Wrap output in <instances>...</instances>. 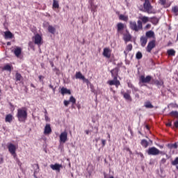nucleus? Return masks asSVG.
<instances>
[{"instance_id":"obj_39","label":"nucleus","mask_w":178,"mask_h":178,"mask_svg":"<svg viewBox=\"0 0 178 178\" xmlns=\"http://www.w3.org/2000/svg\"><path fill=\"white\" fill-rule=\"evenodd\" d=\"M70 102H72V105H74L76 104V98L74 97L71 96L69 99Z\"/></svg>"},{"instance_id":"obj_55","label":"nucleus","mask_w":178,"mask_h":178,"mask_svg":"<svg viewBox=\"0 0 178 178\" xmlns=\"http://www.w3.org/2000/svg\"><path fill=\"white\" fill-rule=\"evenodd\" d=\"M49 24V23H48V22H44V23H43V26H44V27H47Z\"/></svg>"},{"instance_id":"obj_58","label":"nucleus","mask_w":178,"mask_h":178,"mask_svg":"<svg viewBox=\"0 0 178 178\" xmlns=\"http://www.w3.org/2000/svg\"><path fill=\"white\" fill-rule=\"evenodd\" d=\"M135 97H136V98H140V95H138V93H136L135 95Z\"/></svg>"},{"instance_id":"obj_42","label":"nucleus","mask_w":178,"mask_h":178,"mask_svg":"<svg viewBox=\"0 0 178 178\" xmlns=\"http://www.w3.org/2000/svg\"><path fill=\"white\" fill-rule=\"evenodd\" d=\"M172 165L173 166H176V165H178V157H176L175 159L172 161Z\"/></svg>"},{"instance_id":"obj_47","label":"nucleus","mask_w":178,"mask_h":178,"mask_svg":"<svg viewBox=\"0 0 178 178\" xmlns=\"http://www.w3.org/2000/svg\"><path fill=\"white\" fill-rule=\"evenodd\" d=\"M102 147H105L106 144V140L105 139H102Z\"/></svg>"},{"instance_id":"obj_14","label":"nucleus","mask_w":178,"mask_h":178,"mask_svg":"<svg viewBox=\"0 0 178 178\" xmlns=\"http://www.w3.org/2000/svg\"><path fill=\"white\" fill-rule=\"evenodd\" d=\"M108 84H109V86H115L116 87H119V85L120 84V81L118 80V78H116V79L113 78V80H110L108 81Z\"/></svg>"},{"instance_id":"obj_31","label":"nucleus","mask_w":178,"mask_h":178,"mask_svg":"<svg viewBox=\"0 0 178 178\" xmlns=\"http://www.w3.org/2000/svg\"><path fill=\"white\" fill-rule=\"evenodd\" d=\"M22 79H23V76H22V74L17 72L15 74L16 81H22Z\"/></svg>"},{"instance_id":"obj_7","label":"nucleus","mask_w":178,"mask_h":178,"mask_svg":"<svg viewBox=\"0 0 178 178\" xmlns=\"http://www.w3.org/2000/svg\"><path fill=\"white\" fill-rule=\"evenodd\" d=\"M155 42H156L155 40H152L148 42L147 46L146 47L147 52L151 53V51H152V49H154V48L156 47Z\"/></svg>"},{"instance_id":"obj_15","label":"nucleus","mask_w":178,"mask_h":178,"mask_svg":"<svg viewBox=\"0 0 178 178\" xmlns=\"http://www.w3.org/2000/svg\"><path fill=\"white\" fill-rule=\"evenodd\" d=\"M50 168L53 170H56V172H60V168H62V165L59 163L51 164Z\"/></svg>"},{"instance_id":"obj_44","label":"nucleus","mask_w":178,"mask_h":178,"mask_svg":"<svg viewBox=\"0 0 178 178\" xmlns=\"http://www.w3.org/2000/svg\"><path fill=\"white\" fill-rule=\"evenodd\" d=\"M29 47H30V48H31V49H34V43H33V42H29Z\"/></svg>"},{"instance_id":"obj_45","label":"nucleus","mask_w":178,"mask_h":178,"mask_svg":"<svg viewBox=\"0 0 178 178\" xmlns=\"http://www.w3.org/2000/svg\"><path fill=\"white\" fill-rule=\"evenodd\" d=\"M149 29H151V24H147L144 28L145 30H149Z\"/></svg>"},{"instance_id":"obj_24","label":"nucleus","mask_w":178,"mask_h":178,"mask_svg":"<svg viewBox=\"0 0 178 178\" xmlns=\"http://www.w3.org/2000/svg\"><path fill=\"white\" fill-rule=\"evenodd\" d=\"M97 8H98L97 5L94 4V3H90V9L93 16H95V12H97Z\"/></svg>"},{"instance_id":"obj_10","label":"nucleus","mask_w":178,"mask_h":178,"mask_svg":"<svg viewBox=\"0 0 178 178\" xmlns=\"http://www.w3.org/2000/svg\"><path fill=\"white\" fill-rule=\"evenodd\" d=\"M8 148L11 155H13V156H16V146L13 143H10Z\"/></svg>"},{"instance_id":"obj_29","label":"nucleus","mask_w":178,"mask_h":178,"mask_svg":"<svg viewBox=\"0 0 178 178\" xmlns=\"http://www.w3.org/2000/svg\"><path fill=\"white\" fill-rule=\"evenodd\" d=\"M167 54L169 56H175L176 55V51L173 49H168Z\"/></svg>"},{"instance_id":"obj_60","label":"nucleus","mask_w":178,"mask_h":178,"mask_svg":"<svg viewBox=\"0 0 178 178\" xmlns=\"http://www.w3.org/2000/svg\"><path fill=\"white\" fill-rule=\"evenodd\" d=\"M51 90H53V92H54V94H55V91L56 90V88H51Z\"/></svg>"},{"instance_id":"obj_40","label":"nucleus","mask_w":178,"mask_h":178,"mask_svg":"<svg viewBox=\"0 0 178 178\" xmlns=\"http://www.w3.org/2000/svg\"><path fill=\"white\" fill-rule=\"evenodd\" d=\"M170 115L171 116H175L176 118H178V111H172L170 113Z\"/></svg>"},{"instance_id":"obj_21","label":"nucleus","mask_w":178,"mask_h":178,"mask_svg":"<svg viewBox=\"0 0 178 178\" xmlns=\"http://www.w3.org/2000/svg\"><path fill=\"white\" fill-rule=\"evenodd\" d=\"M168 148H169V149H177L178 145H177V143H168L167 145Z\"/></svg>"},{"instance_id":"obj_6","label":"nucleus","mask_w":178,"mask_h":178,"mask_svg":"<svg viewBox=\"0 0 178 178\" xmlns=\"http://www.w3.org/2000/svg\"><path fill=\"white\" fill-rule=\"evenodd\" d=\"M151 80H152V76H151V75H147L146 77L144 75H141L140 76V79L139 81L140 83H149Z\"/></svg>"},{"instance_id":"obj_22","label":"nucleus","mask_w":178,"mask_h":178,"mask_svg":"<svg viewBox=\"0 0 178 178\" xmlns=\"http://www.w3.org/2000/svg\"><path fill=\"white\" fill-rule=\"evenodd\" d=\"M12 120H13V115H12V114H8L6 115L5 122L6 123H12Z\"/></svg>"},{"instance_id":"obj_48","label":"nucleus","mask_w":178,"mask_h":178,"mask_svg":"<svg viewBox=\"0 0 178 178\" xmlns=\"http://www.w3.org/2000/svg\"><path fill=\"white\" fill-rule=\"evenodd\" d=\"M132 92H137V91H138V88H136V87H133L132 88Z\"/></svg>"},{"instance_id":"obj_38","label":"nucleus","mask_w":178,"mask_h":178,"mask_svg":"<svg viewBox=\"0 0 178 178\" xmlns=\"http://www.w3.org/2000/svg\"><path fill=\"white\" fill-rule=\"evenodd\" d=\"M136 59H141L143 58V54L140 51H138L136 54Z\"/></svg>"},{"instance_id":"obj_3","label":"nucleus","mask_w":178,"mask_h":178,"mask_svg":"<svg viewBox=\"0 0 178 178\" xmlns=\"http://www.w3.org/2000/svg\"><path fill=\"white\" fill-rule=\"evenodd\" d=\"M145 1L143 3V8L145 10V12H147V13H152L151 10H152V6H151V3L149 2V0H141Z\"/></svg>"},{"instance_id":"obj_50","label":"nucleus","mask_w":178,"mask_h":178,"mask_svg":"<svg viewBox=\"0 0 178 178\" xmlns=\"http://www.w3.org/2000/svg\"><path fill=\"white\" fill-rule=\"evenodd\" d=\"M128 87L129 88H133L134 87V86L131 83H128Z\"/></svg>"},{"instance_id":"obj_27","label":"nucleus","mask_w":178,"mask_h":178,"mask_svg":"<svg viewBox=\"0 0 178 178\" xmlns=\"http://www.w3.org/2000/svg\"><path fill=\"white\" fill-rule=\"evenodd\" d=\"M48 31L51 34H55V33L56 31V29H55V27L52 26V25H49Z\"/></svg>"},{"instance_id":"obj_26","label":"nucleus","mask_w":178,"mask_h":178,"mask_svg":"<svg viewBox=\"0 0 178 178\" xmlns=\"http://www.w3.org/2000/svg\"><path fill=\"white\" fill-rule=\"evenodd\" d=\"M103 55L106 58H111V54H109V49L108 48L104 49Z\"/></svg>"},{"instance_id":"obj_17","label":"nucleus","mask_w":178,"mask_h":178,"mask_svg":"<svg viewBox=\"0 0 178 178\" xmlns=\"http://www.w3.org/2000/svg\"><path fill=\"white\" fill-rule=\"evenodd\" d=\"M52 133V129H51V124H47L44 127V134H51Z\"/></svg>"},{"instance_id":"obj_54","label":"nucleus","mask_w":178,"mask_h":178,"mask_svg":"<svg viewBox=\"0 0 178 178\" xmlns=\"http://www.w3.org/2000/svg\"><path fill=\"white\" fill-rule=\"evenodd\" d=\"M38 78H39L40 81H42V79H44V76L40 75V76H38Z\"/></svg>"},{"instance_id":"obj_34","label":"nucleus","mask_w":178,"mask_h":178,"mask_svg":"<svg viewBox=\"0 0 178 178\" xmlns=\"http://www.w3.org/2000/svg\"><path fill=\"white\" fill-rule=\"evenodd\" d=\"M140 144L143 147H144V148H147V147H148V141L145 139H143Z\"/></svg>"},{"instance_id":"obj_19","label":"nucleus","mask_w":178,"mask_h":178,"mask_svg":"<svg viewBox=\"0 0 178 178\" xmlns=\"http://www.w3.org/2000/svg\"><path fill=\"white\" fill-rule=\"evenodd\" d=\"M13 37H15V35H13V33H12V32H10L9 31H6L4 33V38L6 40L12 39V38H13Z\"/></svg>"},{"instance_id":"obj_32","label":"nucleus","mask_w":178,"mask_h":178,"mask_svg":"<svg viewBox=\"0 0 178 178\" xmlns=\"http://www.w3.org/2000/svg\"><path fill=\"white\" fill-rule=\"evenodd\" d=\"M145 106L147 109H152V108H154V105H152V104H151V102H146L145 103Z\"/></svg>"},{"instance_id":"obj_56","label":"nucleus","mask_w":178,"mask_h":178,"mask_svg":"<svg viewBox=\"0 0 178 178\" xmlns=\"http://www.w3.org/2000/svg\"><path fill=\"white\" fill-rule=\"evenodd\" d=\"M166 126H168V127H171V126H172V122H168V123L166 124Z\"/></svg>"},{"instance_id":"obj_62","label":"nucleus","mask_w":178,"mask_h":178,"mask_svg":"<svg viewBox=\"0 0 178 178\" xmlns=\"http://www.w3.org/2000/svg\"><path fill=\"white\" fill-rule=\"evenodd\" d=\"M49 88H54V86H52L51 84H50L49 86Z\"/></svg>"},{"instance_id":"obj_8","label":"nucleus","mask_w":178,"mask_h":178,"mask_svg":"<svg viewBox=\"0 0 178 178\" xmlns=\"http://www.w3.org/2000/svg\"><path fill=\"white\" fill-rule=\"evenodd\" d=\"M33 39H34V43L36 45H38V47H40V45H42V37L41 36V35L37 33L33 38Z\"/></svg>"},{"instance_id":"obj_13","label":"nucleus","mask_w":178,"mask_h":178,"mask_svg":"<svg viewBox=\"0 0 178 178\" xmlns=\"http://www.w3.org/2000/svg\"><path fill=\"white\" fill-rule=\"evenodd\" d=\"M111 73L112 77L115 78L116 80V78L118 79V76H119V67H116L115 68L111 70Z\"/></svg>"},{"instance_id":"obj_51","label":"nucleus","mask_w":178,"mask_h":178,"mask_svg":"<svg viewBox=\"0 0 178 178\" xmlns=\"http://www.w3.org/2000/svg\"><path fill=\"white\" fill-rule=\"evenodd\" d=\"M159 154H160V155H166V156H168V154H166V153L165 152H162V151L159 150Z\"/></svg>"},{"instance_id":"obj_9","label":"nucleus","mask_w":178,"mask_h":178,"mask_svg":"<svg viewBox=\"0 0 178 178\" xmlns=\"http://www.w3.org/2000/svg\"><path fill=\"white\" fill-rule=\"evenodd\" d=\"M123 38L122 39L125 42H129L131 41V35L130 34V32H129L127 30H126V33H122Z\"/></svg>"},{"instance_id":"obj_2","label":"nucleus","mask_w":178,"mask_h":178,"mask_svg":"<svg viewBox=\"0 0 178 178\" xmlns=\"http://www.w3.org/2000/svg\"><path fill=\"white\" fill-rule=\"evenodd\" d=\"M129 29H131V30H132L133 31H140V30H143V22H141V20H138L137 22H136L135 21H130Z\"/></svg>"},{"instance_id":"obj_16","label":"nucleus","mask_w":178,"mask_h":178,"mask_svg":"<svg viewBox=\"0 0 178 178\" xmlns=\"http://www.w3.org/2000/svg\"><path fill=\"white\" fill-rule=\"evenodd\" d=\"M60 92L62 95H65V94H67L68 95H72V91L70 89H67L65 87L61 88Z\"/></svg>"},{"instance_id":"obj_33","label":"nucleus","mask_w":178,"mask_h":178,"mask_svg":"<svg viewBox=\"0 0 178 178\" xmlns=\"http://www.w3.org/2000/svg\"><path fill=\"white\" fill-rule=\"evenodd\" d=\"M172 12L175 16H178V6H175L172 8Z\"/></svg>"},{"instance_id":"obj_53","label":"nucleus","mask_w":178,"mask_h":178,"mask_svg":"<svg viewBox=\"0 0 178 178\" xmlns=\"http://www.w3.org/2000/svg\"><path fill=\"white\" fill-rule=\"evenodd\" d=\"M44 119H45L46 122L49 121V117H48V115H44Z\"/></svg>"},{"instance_id":"obj_52","label":"nucleus","mask_w":178,"mask_h":178,"mask_svg":"<svg viewBox=\"0 0 178 178\" xmlns=\"http://www.w3.org/2000/svg\"><path fill=\"white\" fill-rule=\"evenodd\" d=\"M166 163V159H162L161 160V163Z\"/></svg>"},{"instance_id":"obj_11","label":"nucleus","mask_w":178,"mask_h":178,"mask_svg":"<svg viewBox=\"0 0 178 178\" xmlns=\"http://www.w3.org/2000/svg\"><path fill=\"white\" fill-rule=\"evenodd\" d=\"M123 30H124V24L122 22L117 24V33L123 34Z\"/></svg>"},{"instance_id":"obj_64","label":"nucleus","mask_w":178,"mask_h":178,"mask_svg":"<svg viewBox=\"0 0 178 178\" xmlns=\"http://www.w3.org/2000/svg\"><path fill=\"white\" fill-rule=\"evenodd\" d=\"M86 134H90V131L87 130V131H86Z\"/></svg>"},{"instance_id":"obj_1","label":"nucleus","mask_w":178,"mask_h":178,"mask_svg":"<svg viewBox=\"0 0 178 178\" xmlns=\"http://www.w3.org/2000/svg\"><path fill=\"white\" fill-rule=\"evenodd\" d=\"M16 116L18 121H19L21 123H24L27 120V108H18Z\"/></svg>"},{"instance_id":"obj_28","label":"nucleus","mask_w":178,"mask_h":178,"mask_svg":"<svg viewBox=\"0 0 178 178\" xmlns=\"http://www.w3.org/2000/svg\"><path fill=\"white\" fill-rule=\"evenodd\" d=\"M2 70H6L7 72H12V65L9 64H6V65L3 66L2 68Z\"/></svg>"},{"instance_id":"obj_30","label":"nucleus","mask_w":178,"mask_h":178,"mask_svg":"<svg viewBox=\"0 0 178 178\" xmlns=\"http://www.w3.org/2000/svg\"><path fill=\"white\" fill-rule=\"evenodd\" d=\"M139 19L141 20V22L144 23L145 24V23H148V22H149V18L146 16L139 17Z\"/></svg>"},{"instance_id":"obj_23","label":"nucleus","mask_w":178,"mask_h":178,"mask_svg":"<svg viewBox=\"0 0 178 178\" xmlns=\"http://www.w3.org/2000/svg\"><path fill=\"white\" fill-rule=\"evenodd\" d=\"M145 35L147 38H154L155 37V33L153 31H147Z\"/></svg>"},{"instance_id":"obj_5","label":"nucleus","mask_w":178,"mask_h":178,"mask_svg":"<svg viewBox=\"0 0 178 178\" xmlns=\"http://www.w3.org/2000/svg\"><path fill=\"white\" fill-rule=\"evenodd\" d=\"M131 92L130 90H127V92H125L123 90H122L120 92V94H121V95L123 96V97L124 98V99L126 101L131 102V101H133V99H131V96L130 95Z\"/></svg>"},{"instance_id":"obj_49","label":"nucleus","mask_w":178,"mask_h":178,"mask_svg":"<svg viewBox=\"0 0 178 178\" xmlns=\"http://www.w3.org/2000/svg\"><path fill=\"white\" fill-rule=\"evenodd\" d=\"M160 3L162 6H164L166 4V0H160Z\"/></svg>"},{"instance_id":"obj_25","label":"nucleus","mask_w":178,"mask_h":178,"mask_svg":"<svg viewBox=\"0 0 178 178\" xmlns=\"http://www.w3.org/2000/svg\"><path fill=\"white\" fill-rule=\"evenodd\" d=\"M75 78L76 79H79L80 80H84V79H86V76H84L83 75V74H81V72H76L75 74Z\"/></svg>"},{"instance_id":"obj_61","label":"nucleus","mask_w":178,"mask_h":178,"mask_svg":"<svg viewBox=\"0 0 178 178\" xmlns=\"http://www.w3.org/2000/svg\"><path fill=\"white\" fill-rule=\"evenodd\" d=\"M7 45L9 46V45H12V43L10 42H7Z\"/></svg>"},{"instance_id":"obj_20","label":"nucleus","mask_w":178,"mask_h":178,"mask_svg":"<svg viewBox=\"0 0 178 178\" xmlns=\"http://www.w3.org/2000/svg\"><path fill=\"white\" fill-rule=\"evenodd\" d=\"M14 54L17 58H19L20 55H22V48L17 47V48L15 49L14 50Z\"/></svg>"},{"instance_id":"obj_18","label":"nucleus","mask_w":178,"mask_h":178,"mask_svg":"<svg viewBox=\"0 0 178 178\" xmlns=\"http://www.w3.org/2000/svg\"><path fill=\"white\" fill-rule=\"evenodd\" d=\"M141 47H144L147 45V42H148V38L146 36H142L140 39Z\"/></svg>"},{"instance_id":"obj_43","label":"nucleus","mask_w":178,"mask_h":178,"mask_svg":"<svg viewBox=\"0 0 178 178\" xmlns=\"http://www.w3.org/2000/svg\"><path fill=\"white\" fill-rule=\"evenodd\" d=\"M63 104L65 106H69V104H70V102L69 100H64Z\"/></svg>"},{"instance_id":"obj_46","label":"nucleus","mask_w":178,"mask_h":178,"mask_svg":"<svg viewBox=\"0 0 178 178\" xmlns=\"http://www.w3.org/2000/svg\"><path fill=\"white\" fill-rule=\"evenodd\" d=\"M83 83H86V84L88 86V84H91V82H90V81L86 78H84L83 79Z\"/></svg>"},{"instance_id":"obj_57","label":"nucleus","mask_w":178,"mask_h":178,"mask_svg":"<svg viewBox=\"0 0 178 178\" xmlns=\"http://www.w3.org/2000/svg\"><path fill=\"white\" fill-rule=\"evenodd\" d=\"M3 158L0 157V164L3 163Z\"/></svg>"},{"instance_id":"obj_37","label":"nucleus","mask_w":178,"mask_h":178,"mask_svg":"<svg viewBox=\"0 0 178 178\" xmlns=\"http://www.w3.org/2000/svg\"><path fill=\"white\" fill-rule=\"evenodd\" d=\"M53 8L54 9H58L59 8V2L56 0H53Z\"/></svg>"},{"instance_id":"obj_41","label":"nucleus","mask_w":178,"mask_h":178,"mask_svg":"<svg viewBox=\"0 0 178 178\" xmlns=\"http://www.w3.org/2000/svg\"><path fill=\"white\" fill-rule=\"evenodd\" d=\"M132 49H133V44H129L127 46L126 51H127L128 52H130V51H131Z\"/></svg>"},{"instance_id":"obj_63","label":"nucleus","mask_w":178,"mask_h":178,"mask_svg":"<svg viewBox=\"0 0 178 178\" xmlns=\"http://www.w3.org/2000/svg\"><path fill=\"white\" fill-rule=\"evenodd\" d=\"M124 54L125 56H127V51H124Z\"/></svg>"},{"instance_id":"obj_36","label":"nucleus","mask_w":178,"mask_h":178,"mask_svg":"<svg viewBox=\"0 0 178 178\" xmlns=\"http://www.w3.org/2000/svg\"><path fill=\"white\" fill-rule=\"evenodd\" d=\"M154 84L156 86H157V87H161L163 85V81H162V80H160V81L156 80V81H154Z\"/></svg>"},{"instance_id":"obj_59","label":"nucleus","mask_w":178,"mask_h":178,"mask_svg":"<svg viewBox=\"0 0 178 178\" xmlns=\"http://www.w3.org/2000/svg\"><path fill=\"white\" fill-rule=\"evenodd\" d=\"M44 115H48V112L47 111V109H44Z\"/></svg>"},{"instance_id":"obj_35","label":"nucleus","mask_w":178,"mask_h":178,"mask_svg":"<svg viewBox=\"0 0 178 178\" xmlns=\"http://www.w3.org/2000/svg\"><path fill=\"white\" fill-rule=\"evenodd\" d=\"M120 20H122L123 22H127L129 20V17L125 16L124 15H120L119 16Z\"/></svg>"},{"instance_id":"obj_12","label":"nucleus","mask_w":178,"mask_h":178,"mask_svg":"<svg viewBox=\"0 0 178 178\" xmlns=\"http://www.w3.org/2000/svg\"><path fill=\"white\" fill-rule=\"evenodd\" d=\"M67 141V132H62L60 135V143H66Z\"/></svg>"},{"instance_id":"obj_4","label":"nucleus","mask_w":178,"mask_h":178,"mask_svg":"<svg viewBox=\"0 0 178 178\" xmlns=\"http://www.w3.org/2000/svg\"><path fill=\"white\" fill-rule=\"evenodd\" d=\"M147 155H153L154 156H156V155H159V149H158L155 147H149L147 150Z\"/></svg>"}]
</instances>
